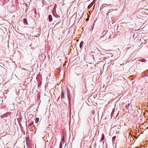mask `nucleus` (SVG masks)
<instances>
[{
    "label": "nucleus",
    "instance_id": "f257e3e1",
    "mask_svg": "<svg viewBox=\"0 0 148 148\" xmlns=\"http://www.w3.org/2000/svg\"><path fill=\"white\" fill-rule=\"evenodd\" d=\"M67 98H68V101H69V103L70 100H71V95L69 93V91L68 90H67Z\"/></svg>",
    "mask_w": 148,
    "mask_h": 148
},
{
    "label": "nucleus",
    "instance_id": "f03ea898",
    "mask_svg": "<svg viewBox=\"0 0 148 148\" xmlns=\"http://www.w3.org/2000/svg\"><path fill=\"white\" fill-rule=\"evenodd\" d=\"M23 23L25 25H28V24L27 22V20L26 18H24L23 19Z\"/></svg>",
    "mask_w": 148,
    "mask_h": 148
},
{
    "label": "nucleus",
    "instance_id": "7ed1b4c3",
    "mask_svg": "<svg viewBox=\"0 0 148 148\" xmlns=\"http://www.w3.org/2000/svg\"><path fill=\"white\" fill-rule=\"evenodd\" d=\"M94 2H92L88 6V9H90L91 7L94 4Z\"/></svg>",
    "mask_w": 148,
    "mask_h": 148
},
{
    "label": "nucleus",
    "instance_id": "20e7f679",
    "mask_svg": "<svg viewBox=\"0 0 148 148\" xmlns=\"http://www.w3.org/2000/svg\"><path fill=\"white\" fill-rule=\"evenodd\" d=\"M48 18L49 19V21L50 22H51L52 21V16L51 15H49L48 16Z\"/></svg>",
    "mask_w": 148,
    "mask_h": 148
},
{
    "label": "nucleus",
    "instance_id": "39448f33",
    "mask_svg": "<svg viewBox=\"0 0 148 148\" xmlns=\"http://www.w3.org/2000/svg\"><path fill=\"white\" fill-rule=\"evenodd\" d=\"M64 93L62 91L61 95V99H64Z\"/></svg>",
    "mask_w": 148,
    "mask_h": 148
},
{
    "label": "nucleus",
    "instance_id": "423d86ee",
    "mask_svg": "<svg viewBox=\"0 0 148 148\" xmlns=\"http://www.w3.org/2000/svg\"><path fill=\"white\" fill-rule=\"evenodd\" d=\"M84 42L83 41H82L79 44V47L80 48H81L83 45Z\"/></svg>",
    "mask_w": 148,
    "mask_h": 148
},
{
    "label": "nucleus",
    "instance_id": "0eeeda50",
    "mask_svg": "<svg viewBox=\"0 0 148 148\" xmlns=\"http://www.w3.org/2000/svg\"><path fill=\"white\" fill-rule=\"evenodd\" d=\"M101 0H99V2L98 7H99L100 6V10H101Z\"/></svg>",
    "mask_w": 148,
    "mask_h": 148
},
{
    "label": "nucleus",
    "instance_id": "6e6552de",
    "mask_svg": "<svg viewBox=\"0 0 148 148\" xmlns=\"http://www.w3.org/2000/svg\"><path fill=\"white\" fill-rule=\"evenodd\" d=\"M39 121V118H36V120H35V123H38V122Z\"/></svg>",
    "mask_w": 148,
    "mask_h": 148
},
{
    "label": "nucleus",
    "instance_id": "1a4fd4ad",
    "mask_svg": "<svg viewBox=\"0 0 148 148\" xmlns=\"http://www.w3.org/2000/svg\"><path fill=\"white\" fill-rule=\"evenodd\" d=\"M34 124V122L32 121V123L30 124H29L28 125V127H30L33 124Z\"/></svg>",
    "mask_w": 148,
    "mask_h": 148
},
{
    "label": "nucleus",
    "instance_id": "9d476101",
    "mask_svg": "<svg viewBox=\"0 0 148 148\" xmlns=\"http://www.w3.org/2000/svg\"><path fill=\"white\" fill-rule=\"evenodd\" d=\"M62 143L61 142L60 144V146H59V148H62Z\"/></svg>",
    "mask_w": 148,
    "mask_h": 148
},
{
    "label": "nucleus",
    "instance_id": "9b49d317",
    "mask_svg": "<svg viewBox=\"0 0 148 148\" xmlns=\"http://www.w3.org/2000/svg\"><path fill=\"white\" fill-rule=\"evenodd\" d=\"M95 112L94 111H92V114H94Z\"/></svg>",
    "mask_w": 148,
    "mask_h": 148
},
{
    "label": "nucleus",
    "instance_id": "f8f14e48",
    "mask_svg": "<svg viewBox=\"0 0 148 148\" xmlns=\"http://www.w3.org/2000/svg\"><path fill=\"white\" fill-rule=\"evenodd\" d=\"M104 136L103 135V136L102 135V140H103V138H104Z\"/></svg>",
    "mask_w": 148,
    "mask_h": 148
},
{
    "label": "nucleus",
    "instance_id": "ddd939ff",
    "mask_svg": "<svg viewBox=\"0 0 148 148\" xmlns=\"http://www.w3.org/2000/svg\"><path fill=\"white\" fill-rule=\"evenodd\" d=\"M100 141H102V137H101V138Z\"/></svg>",
    "mask_w": 148,
    "mask_h": 148
},
{
    "label": "nucleus",
    "instance_id": "4468645a",
    "mask_svg": "<svg viewBox=\"0 0 148 148\" xmlns=\"http://www.w3.org/2000/svg\"><path fill=\"white\" fill-rule=\"evenodd\" d=\"M60 97H59L58 98V99H59Z\"/></svg>",
    "mask_w": 148,
    "mask_h": 148
},
{
    "label": "nucleus",
    "instance_id": "2eb2a0df",
    "mask_svg": "<svg viewBox=\"0 0 148 148\" xmlns=\"http://www.w3.org/2000/svg\"><path fill=\"white\" fill-rule=\"evenodd\" d=\"M101 75H102V73H101L100 76H101Z\"/></svg>",
    "mask_w": 148,
    "mask_h": 148
},
{
    "label": "nucleus",
    "instance_id": "dca6fc26",
    "mask_svg": "<svg viewBox=\"0 0 148 148\" xmlns=\"http://www.w3.org/2000/svg\"><path fill=\"white\" fill-rule=\"evenodd\" d=\"M129 104H128V106H129Z\"/></svg>",
    "mask_w": 148,
    "mask_h": 148
},
{
    "label": "nucleus",
    "instance_id": "f3484780",
    "mask_svg": "<svg viewBox=\"0 0 148 148\" xmlns=\"http://www.w3.org/2000/svg\"><path fill=\"white\" fill-rule=\"evenodd\" d=\"M102 116H101V118H102Z\"/></svg>",
    "mask_w": 148,
    "mask_h": 148
},
{
    "label": "nucleus",
    "instance_id": "a211bd4d",
    "mask_svg": "<svg viewBox=\"0 0 148 148\" xmlns=\"http://www.w3.org/2000/svg\"><path fill=\"white\" fill-rule=\"evenodd\" d=\"M50 148H51V147H50Z\"/></svg>",
    "mask_w": 148,
    "mask_h": 148
}]
</instances>
